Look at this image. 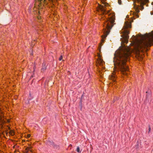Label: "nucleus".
<instances>
[{"label": "nucleus", "mask_w": 153, "mask_h": 153, "mask_svg": "<svg viewBox=\"0 0 153 153\" xmlns=\"http://www.w3.org/2000/svg\"><path fill=\"white\" fill-rule=\"evenodd\" d=\"M138 56L140 58V60H141L143 58V56L140 53L138 54Z\"/></svg>", "instance_id": "f8f14e48"}, {"label": "nucleus", "mask_w": 153, "mask_h": 153, "mask_svg": "<svg viewBox=\"0 0 153 153\" xmlns=\"http://www.w3.org/2000/svg\"><path fill=\"white\" fill-rule=\"evenodd\" d=\"M52 146L55 149H58L59 148V147L58 146L54 144Z\"/></svg>", "instance_id": "4468645a"}, {"label": "nucleus", "mask_w": 153, "mask_h": 153, "mask_svg": "<svg viewBox=\"0 0 153 153\" xmlns=\"http://www.w3.org/2000/svg\"><path fill=\"white\" fill-rule=\"evenodd\" d=\"M148 1L149 0H134V7L136 12L134 13V15H138L137 13L140 12L139 10H142L144 8L141 5L144 4Z\"/></svg>", "instance_id": "39448f33"}, {"label": "nucleus", "mask_w": 153, "mask_h": 153, "mask_svg": "<svg viewBox=\"0 0 153 153\" xmlns=\"http://www.w3.org/2000/svg\"><path fill=\"white\" fill-rule=\"evenodd\" d=\"M100 9L102 12L103 13L105 12V10L103 8V6H101Z\"/></svg>", "instance_id": "ddd939ff"}, {"label": "nucleus", "mask_w": 153, "mask_h": 153, "mask_svg": "<svg viewBox=\"0 0 153 153\" xmlns=\"http://www.w3.org/2000/svg\"><path fill=\"white\" fill-rule=\"evenodd\" d=\"M46 0H35L36 2V4L39 6L41 4H43Z\"/></svg>", "instance_id": "0eeeda50"}, {"label": "nucleus", "mask_w": 153, "mask_h": 153, "mask_svg": "<svg viewBox=\"0 0 153 153\" xmlns=\"http://www.w3.org/2000/svg\"><path fill=\"white\" fill-rule=\"evenodd\" d=\"M8 128L9 130H10V127H8Z\"/></svg>", "instance_id": "5701e85b"}, {"label": "nucleus", "mask_w": 153, "mask_h": 153, "mask_svg": "<svg viewBox=\"0 0 153 153\" xmlns=\"http://www.w3.org/2000/svg\"><path fill=\"white\" fill-rule=\"evenodd\" d=\"M109 79L111 80H112L114 82L115 80V76L114 74H113L112 75L109 76Z\"/></svg>", "instance_id": "9d476101"}, {"label": "nucleus", "mask_w": 153, "mask_h": 153, "mask_svg": "<svg viewBox=\"0 0 153 153\" xmlns=\"http://www.w3.org/2000/svg\"><path fill=\"white\" fill-rule=\"evenodd\" d=\"M33 44H34L33 43V42L32 43V45H33Z\"/></svg>", "instance_id": "412c9836"}, {"label": "nucleus", "mask_w": 153, "mask_h": 153, "mask_svg": "<svg viewBox=\"0 0 153 153\" xmlns=\"http://www.w3.org/2000/svg\"><path fill=\"white\" fill-rule=\"evenodd\" d=\"M38 19H39L40 17L39 16H38Z\"/></svg>", "instance_id": "4be33fe9"}, {"label": "nucleus", "mask_w": 153, "mask_h": 153, "mask_svg": "<svg viewBox=\"0 0 153 153\" xmlns=\"http://www.w3.org/2000/svg\"><path fill=\"white\" fill-rule=\"evenodd\" d=\"M131 54L130 48L128 47H123L117 50L114 54L113 62L114 65V71H120L123 74H127L126 72L128 70L126 64Z\"/></svg>", "instance_id": "f257e3e1"}, {"label": "nucleus", "mask_w": 153, "mask_h": 153, "mask_svg": "<svg viewBox=\"0 0 153 153\" xmlns=\"http://www.w3.org/2000/svg\"><path fill=\"white\" fill-rule=\"evenodd\" d=\"M10 135H13L14 134V131L13 130H11L10 128Z\"/></svg>", "instance_id": "2eb2a0df"}, {"label": "nucleus", "mask_w": 153, "mask_h": 153, "mask_svg": "<svg viewBox=\"0 0 153 153\" xmlns=\"http://www.w3.org/2000/svg\"><path fill=\"white\" fill-rule=\"evenodd\" d=\"M62 59V56H60V58H59V60H61Z\"/></svg>", "instance_id": "f3484780"}, {"label": "nucleus", "mask_w": 153, "mask_h": 153, "mask_svg": "<svg viewBox=\"0 0 153 153\" xmlns=\"http://www.w3.org/2000/svg\"><path fill=\"white\" fill-rule=\"evenodd\" d=\"M76 151L78 153H80V151L79 148V147H78L76 149Z\"/></svg>", "instance_id": "dca6fc26"}, {"label": "nucleus", "mask_w": 153, "mask_h": 153, "mask_svg": "<svg viewBox=\"0 0 153 153\" xmlns=\"http://www.w3.org/2000/svg\"><path fill=\"white\" fill-rule=\"evenodd\" d=\"M2 134L4 135L5 138L6 137V136H10V131H8V130H5L3 131Z\"/></svg>", "instance_id": "6e6552de"}, {"label": "nucleus", "mask_w": 153, "mask_h": 153, "mask_svg": "<svg viewBox=\"0 0 153 153\" xmlns=\"http://www.w3.org/2000/svg\"><path fill=\"white\" fill-rule=\"evenodd\" d=\"M47 68V65L45 64V63H43V64L42 67L41 69V71L42 72H43L45 71Z\"/></svg>", "instance_id": "1a4fd4ad"}, {"label": "nucleus", "mask_w": 153, "mask_h": 153, "mask_svg": "<svg viewBox=\"0 0 153 153\" xmlns=\"http://www.w3.org/2000/svg\"><path fill=\"white\" fill-rule=\"evenodd\" d=\"M131 23L130 22L126 21L125 22L123 28L121 30V33H122L121 36L122 38L120 39L123 42L127 43L128 42V39L129 38L128 34L129 32L127 29L128 28H131Z\"/></svg>", "instance_id": "20e7f679"}, {"label": "nucleus", "mask_w": 153, "mask_h": 153, "mask_svg": "<svg viewBox=\"0 0 153 153\" xmlns=\"http://www.w3.org/2000/svg\"><path fill=\"white\" fill-rule=\"evenodd\" d=\"M10 120L11 119V118H10Z\"/></svg>", "instance_id": "a878e982"}, {"label": "nucleus", "mask_w": 153, "mask_h": 153, "mask_svg": "<svg viewBox=\"0 0 153 153\" xmlns=\"http://www.w3.org/2000/svg\"><path fill=\"white\" fill-rule=\"evenodd\" d=\"M47 143L48 145L51 146H53L54 143L52 140L48 141Z\"/></svg>", "instance_id": "9b49d317"}, {"label": "nucleus", "mask_w": 153, "mask_h": 153, "mask_svg": "<svg viewBox=\"0 0 153 153\" xmlns=\"http://www.w3.org/2000/svg\"><path fill=\"white\" fill-rule=\"evenodd\" d=\"M132 38L136 44L137 50L140 52H142L143 48L147 51L146 48L153 44V31L145 35H141L139 38L134 36Z\"/></svg>", "instance_id": "f03ea898"}, {"label": "nucleus", "mask_w": 153, "mask_h": 153, "mask_svg": "<svg viewBox=\"0 0 153 153\" xmlns=\"http://www.w3.org/2000/svg\"><path fill=\"white\" fill-rule=\"evenodd\" d=\"M118 0V2L119 4H121V1H120V0Z\"/></svg>", "instance_id": "a211bd4d"}, {"label": "nucleus", "mask_w": 153, "mask_h": 153, "mask_svg": "<svg viewBox=\"0 0 153 153\" xmlns=\"http://www.w3.org/2000/svg\"><path fill=\"white\" fill-rule=\"evenodd\" d=\"M27 149H29V148H28ZM28 150H29V149H28Z\"/></svg>", "instance_id": "393cba45"}, {"label": "nucleus", "mask_w": 153, "mask_h": 153, "mask_svg": "<svg viewBox=\"0 0 153 153\" xmlns=\"http://www.w3.org/2000/svg\"><path fill=\"white\" fill-rule=\"evenodd\" d=\"M115 19V18L114 16H110L108 19H106L104 23V26L107 29V30H105L104 35L102 36V40L109 34L110 31V30L114 24V22Z\"/></svg>", "instance_id": "7ed1b4c3"}, {"label": "nucleus", "mask_w": 153, "mask_h": 153, "mask_svg": "<svg viewBox=\"0 0 153 153\" xmlns=\"http://www.w3.org/2000/svg\"><path fill=\"white\" fill-rule=\"evenodd\" d=\"M8 122H10V120H8Z\"/></svg>", "instance_id": "b1692460"}, {"label": "nucleus", "mask_w": 153, "mask_h": 153, "mask_svg": "<svg viewBox=\"0 0 153 153\" xmlns=\"http://www.w3.org/2000/svg\"><path fill=\"white\" fill-rule=\"evenodd\" d=\"M149 131H150L151 130V127L149 126Z\"/></svg>", "instance_id": "6ab92c4d"}, {"label": "nucleus", "mask_w": 153, "mask_h": 153, "mask_svg": "<svg viewBox=\"0 0 153 153\" xmlns=\"http://www.w3.org/2000/svg\"><path fill=\"white\" fill-rule=\"evenodd\" d=\"M96 63L97 65L99 64L100 65L102 66H103V65L105 64L104 62L103 61V60L101 58V56L99 55L98 59L97 60Z\"/></svg>", "instance_id": "423d86ee"}, {"label": "nucleus", "mask_w": 153, "mask_h": 153, "mask_svg": "<svg viewBox=\"0 0 153 153\" xmlns=\"http://www.w3.org/2000/svg\"><path fill=\"white\" fill-rule=\"evenodd\" d=\"M30 137V134H28L27 135V137Z\"/></svg>", "instance_id": "aec40b11"}]
</instances>
